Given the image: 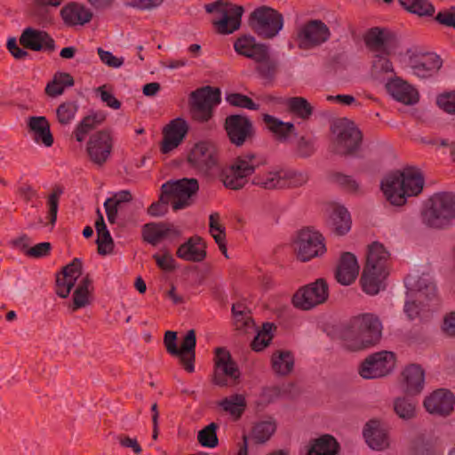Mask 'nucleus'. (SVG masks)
<instances>
[{"instance_id":"nucleus-33","label":"nucleus","mask_w":455,"mask_h":455,"mask_svg":"<svg viewBox=\"0 0 455 455\" xmlns=\"http://www.w3.org/2000/svg\"><path fill=\"white\" fill-rule=\"evenodd\" d=\"M177 256L186 261L201 262L206 257L205 243L199 236H192L177 250Z\"/></svg>"},{"instance_id":"nucleus-26","label":"nucleus","mask_w":455,"mask_h":455,"mask_svg":"<svg viewBox=\"0 0 455 455\" xmlns=\"http://www.w3.org/2000/svg\"><path fill=\"white\" fill-rule=\"evenodd\" d=\"M425 371L418 364H411L405 367L400 377L399 386L403 392L415 395H419L424 388Z\"/></svg>"},{"instance_id":"nucleus-19","label":"nucleus","mask_w":455,"mask_h":455,"mask_svg":"<svg viewBox=\"0 0 455 455\" xmlns=\"http://www.w3.org/2000/svg\"><path fill=\"white\" fill-rule=\"evenodd\" d=\"M215 370L212 382L219 387H228L230 381L235 382L240 377V371L232 360L229 352L219 347L215 352Z\"/></svg>"},{"instance_id":"nucleus-52","label":"nucleus","mask_w":455,"mask_h":455,"mask_svg":"<svg viewBox=\"0 0 455 455\" xmlns=\"http://www.w3.org/2000/svg\"><path fill=\"white\" fill-rule=\"evenodd\" d=\"M389 54L383 52L373 53L371 63V71L373 74H387L393 73L394 68L392 62L387 58Z\"/></svg>"},{"instance_id":"nucleus-38","label":"nucleus","mask_w":455,"mask_h":455,"mask_svg":"<svg viewBox=\"0 0 455 455\" xmlns=\"http://www.w3.org/2000/svg\"><path fill=\"white\" fill-rule=\"evenodd\" d=\"M28 126L34 133V140L45 147H51L53 138L50 131V124L44 116H33L29 118Z\"/></svg>"},{"instance_id":"nucleus-17","label":"nucleus","mask_w":455,"mask_h":455,"mask_svg":"<svg viewBox=\"0 0 455 455\" xmlns=\"http://www.w3.org/2000/svg\"><path fill=\"white\" fill-rule=\"evenodd\" d=\"M187 160L193 168L206 172L218 164L217 148L210 140H200L190 148Z\"/></svg>"},{"instance_id":"nucleus-54","label":"nucleus","mask_w":455,"mask_h":455,"mask_svg":"<svg viewBox=\"0 0 455 455\" xmlns=\"http://www.w3.org/2000/svg\"><path fill=\"white\" fill-rule=\"evenodd\" d=\"M394 410L403 419H411L415 416V404L407 398H396L394 402Z\"/></svg>"},{"instance_id":"nucleus-5","label":"nucleus","mask_w":455,"mask_h":455,"mask_svg":"<svg viewBox=\"0 0 455 455\" xmlns=\"http://www.w3.org/2000/svg\"><path fill=\"white\" fill-rule=\"evenodd\" d=\"M455 219V196L451 193L434 195L422 213L423 222L431 228H444Z\"/></svg>"},{"instance_id":"nucleus-25","label":"nucleus","mask_w":455,"mask_h":455,"mask_svg":"<svg viewBox=\"0 0 455 455\" xmlns=\"http://www.w3.org/2000/svg\"><path fill=\"white\" fill-rule=\"evenodd\" d=\"M386 89L395 100L402 104L411 106L417 104L419 100L418 90L400 77L388 80L386 84Z\"/></svg>"},{"instance_id":"nucleus-22","label":"nucleus","mask_w":455,"mask_h":455,"mask_svg":"<svg viewBox=\"0 0 455 455\" xmlns=\"http://www.w3.org/2000/svg\"><path fill=\"white\" fill-rule=\"evenodd\" d=\"M424 407L430 414L447 416L454 410L455 396L448 389H437L425 398Z\"/></svg>"},{"instance_id":"nucleus-24","label":"nucleus","mask_w":455,"mask_h":455,"mask_svg":"<svg viewBox=\"0 0 455 455\" xmlns=\"http://www.w3.org/2000/svg\"><path fill=\"white\" fill-rule=\"evenodd\" d=\"M20 43L28 49L35 52L44 51L52 52L56 49L52 37L44 30L26 28L20 37Z\"/></svg>"},{"instance_id":"nucleus-57","label":"nucleus","mask_w":455,"mask_h":455,"mask_svg":"<svg viewBox=\"0 0 455 455\" xmlns=\"http://www.w3.org/2000/svg\"><path fill=\"white\" fill-rule=\"evenodd\" d=\"M436 105L445 113L455 115V91L439 94Z\"/></svg>"},{"instance_id":"nucleus-48","label":"nucleus","mask_w":455,"mask_h":455,"mask_svg":"<svg viewBox=\"0 0 455 455\" xmlns=\"http://www.w3.org/2000/svg\"><path fill=\"white\" fill-rule=\"evenodd\" d=\"M276 430L275 422L273 420H264L257 423L251 431V439L257 443H265L274 435Z\"/></svg>"},{"instance_id":"nucleus-62","label":"nucleus","mask_w":455,"mask_h":455,"mask_svg":"<svg viewBox=\"0 0 455 455\" xmlns=\"http://www.w3.org/2000/svg\"><path fill=\"white\" fill-rule=\"evenodd\" d=\"M171 204L170 198L166 194H164L162 191V195L160 196V200L156 203H154L148 208V213L151 216L158 217L164 215L167 211V204Z\"/></svg>"},{"instance_id":"nucleus-60","label":"nucleus","mask_w":455,"mask_h":455,"mask_svg":"<svg viewBox=\"0 0 455 455\" xmlns=\"http://www.w3.org/2000/svg\"><path fill=\"white\" fill-rule=\"evenodd\" d=\"M315 151V141L312 139L300 138L297 144V155L299 157H309Z\"/></svg>"},{"instance_id":"nucleus-16","label":"nucleus","mask_w":455,"mask_h":455,"mask_svg":"<svg viewBox=\"0 0 455 455\" xmlns=\"http://www.w3.org/2000/svg\"><path fill=\"white\" fill-rule=\"evenodd\" d=\"M220 101V92L210 86L203 87L191 94V111L195 119L205 122L212 117V108Z\"/></svg>"},{"instance_id":"nucleus-23","label":"nucleus","mask_w":455,"mask_h":455,"mask_svg":"<svg viewBox=\"0 0 455 455\" xmlns=\"http://www.w3.org/2000/svg\"><path fill=\"white\" fill-rule=\"evenodd\" d=\"M188 131V123L182 118L171 121L164 129L161 152L169 154L177 148L185 139Z\"/></svg>"},{"instance_id":"nucleus-14","label":"nucleus","mask_w":455,"mask_h":455,"mask_svg":"<svg viewBox=\"0 0 455 455\" xmlns=\"http://www.w3.org/2000/svg\"><path fill=\"white\" fill-rule=\"evenodd\" d=\"M401 61L414 76L421 79L435 76L443 66L441 58L432 52L413 53L408 51Z\"/></svg>"},{"instance_id":"nucleus-64","label":"nucleus","mask_w":455,"mask_h":455,"mask_svg":"<svg viewBox=\"0 0 455 455\" xmlns=\"http://www.w3.org/2000/svg\"><path fill=\"white\" fill-rule=\"evenodd\" d=\"M441 329L445 335L455 336V311L449 312L443 316Z\"/></svg>"},{"instance_id":"nucleus-41","label":"nucleus","mask_w":455,"mask_h":455,"mask_svg":"<svg viewBox=\"0 0 455 455\" xmlns=\"http://www.w3.org/2000/svg\"><path fill=\"white\" fill-rule=\"evenodd\" d=\"M294 364L295 359L290 351L277 350L271 356V367L276 375H289L293 371Z\"/></svg>"},{"instance_id":"nucleus-13","label":"nucleus","mask_w":455,"mask_h":455,"mask_svg":"<svg viewBox=\"0 0 455 455\" xmlns=\"http://www.w3.org/2000/svg\"><path fill=\"white\" fill-rule=\"evenodd\" d=\"M328 297L329 286L324 279L319 278L299 288L292 297V304L296 308L310 310L324 303Z\"/></svg>"},{"instance_id":"nucleus-46","label":"nucleus","mask_w":455,"mask_h":455,"mask_svg":"<svg viewBox=\"0 0 455 455\" xmlns=\"http://www.w3.org/2000/svg\"><path fill=\"white\" fill-rule=\"evenodd\" d=\"M289 110L301 119H307L313 113V108L302 97H292L280 100Z\"/></svg>"},{"instance_id":"nucleus-32","label":"nucleus","mask_w":455,"mask_h":455,"mask_svg":"<svg viewBox=\"0 0 455 455\" xmlns=\"http://www.w3.org/2000/svg\"><path fill=\"white\" fill-rule=\"evenodd\" d=\"M291 177V173L274 168L257 173L252 179V184L264 189L273 190L283 188L284 180Z\"/></svg>"},{"instance_id":"nucleus-12","label":"nucleus","mask_w":455,"mask_h":455,"mask_svg":"<svg viewBox=\"0 0 455 455\" xmlns=\"http://www.w3.org/2000/svg\"><path fill=\"white\" fill-rule=\"evenodd\" d=\"M252 29L265 38L275 37L283 27V16L275 10L261 6L253 11L251 15Z\"/></svg>"},{"instance_id":"nucleus-10","label":"nucleus","mask_w":455,"mask_h":455,"mask_svg":"<svg viewBox=\"0 0 455 455\" xmlns=\"http://www.w3.org/2000/svg\"><path fill=\"white\" fill-rule=\"evenodd\" d=\"M166 350L172 355L179 356L184 368L188 372L195 371V347L196 343V332L189 330L181 342L180 347L177 346V333L175 331H167L164 339Z\"/></svg>"},{"instance_id":"nucleus-51","label":"nucleus","mask_w":455,"mask_h":455,"mask_svg":"<svg viewBox=\"0 0 455 455\" xmlns=\"http://www.w3.org/2000/svg\"><path fill=\"white\" fill-rule=\"evenodd\" d=\"M274 325L270 323L263 324L262 329L258 331L254 338L251 347L254 351L259 352L266 348L273 338Z\"/></svg>"},{"instance_id":"nucleus-36","label":"nucleus","mask_w":455,"mask_h":455,"mask_svg":"<svg viewBox=\"0 0 455 455\" xmlns=\"http://www.w3.org/2000/svg\"><path fill=\"white\" fill-rule=\"evenodd\" d=\"M339 451L338 441L331 435H323L311 441L306 455H337Z\"/></svg>"},{"instance_id":"nucleus-35","label":"nucleus","mask_w":455,"mask_h":455,"mask_svg":"<svg viewBox=\"0 0 455 455\" xmlns=\"http://www.w3.org/2000/svg\"><path fill=\"white\" fill-rule=\"evenodd\" d=\"M388 275V270H375L365 267L361 277V284L364 292L376 295L383 288V282Z\"/></svg>"},{"instance_id":"nucleus-31","label":"nucleus","mask_w":455,"mask_h":455,"mask_svg":"<svg viewBox=\"0 0 455 455\" xmlns=\"http://www.w3.org/2000/svg\"><path fill=\"white\" fill-rule=\"evenodd\" d=\"M363 437L367 444L373 450H384L389 445L387 428L379 420H370L365 425Z\"/></svg>"},{"instance_id":"nucleus-8","label":"nucleus","mask_w":455,"mask_h":455,"mask_svg":"<svg viewBox=\"0 0 455 455\" xmlns=\"http://www.w3.org/2000/svg\"><path fill=\"white\" fill-rule=\"evenodd\" d=\"M293 250L298 259L302 262L321 257L326 252L323 235L310 228L301 229L298 232L293 241Z\"/></svg>"},{"instance_id":"nucleus-53","label":"nucleus","mask_w":455,"mask_h":455,"mask_svg":"<svg viewBox=\"0 0 455 455\" xmlns=\"http://www.w3.org/2000/svg\"><path fill=\"white\" fill-rule=\"evenodd\" d=\"M217 427L215 423H211L198 432L197 439L202 446L214 448L218 445Z\"/></svg>"},{"instance_id":"nucleus-34","label":"nucleus","mask_w":455,"mask_h":455,"mask_svg":"<svg viewBox=\"0 0 455 455\" xmlns=\"http://www.w3.org/2000/svg\"><path fill=\"white\" fill-rule=\"evenodd\" d=\"M60 15L68 26L84 25L88 23L92 17L89 8L77 3H71L64 6L60 11Z\"/></svg>"},{"instance_id":"nucleus-18","label":"nucleus","mask_w":455,"mask_h":455,"mask_svg":"<svg viewBox=\"0 0 455 455\" xmlns=\"http://www.w3.org/2000/svg\"><path fill=\"white\" fill-rule=\"evenodd\" d=\"M114 148V137L111 131L100 130L92 134L86 143V152L90 160L103 165L109 158Z\"/></svg>"},{"instance_id":"nucleus-37","label":"nucleus","mask_w":455,"mask_h":455,"mask_svg":"<svg viewBox=\"0 0 455 455\" xmlns=\"http://www.w3.org/2000/svg\"><path fill=\"white\" fill-rule=\"evenodd\" d=\"M331 231L337 235H344L351 229L350 213L344 206H335L329 219Z\"/></svg>"},{"instance_id":"nucleus-45","label":"nucleus","mask_w":455,"mask_h":455,"mask_svg":"<svg viewBox=\"0 0 455 455\" xmlns=\"http://www.w3.org/2000/svg\"><path fill=\"white\" fill-rule=\"evenodd\" d=\"M74 85V79L68 74L65 72H57L51 82H49L45 87V92L50 97H58L61 95L66 87H71Z\"/></svg>"},{"instance_id":"nucleus-6","label":"nucleus","mask_w":455,"mask_h":455,"mask_svg":"<svg viewBox=\"0 0 455 455\" xmlns=\"http://www.w3.org/2000/svg\"><path fill=\"white\" fill-rule=\"evenodd\" d=\"M409 291L404 303L403 312L410 320H413L419 315V306L416 300L421 302L425 298L427 300L432 299L436 293L435 284L428 276L419 277L416 282L414 278L408 277L405 281Z\"/></svg>"},{"instance_id":"nucleus-39","label":"nucleus","mask_w":455,"mask_h":455,"mask_svg":"<svg viewBox=\"0 0 455 455\" xmlns=\"http://www.w3.org/2000/svg\"><path fill=\"white\" fill-rule=\"evenodd\" d=\"M389 253L382 243L375 242L369 245L366 266L375 270H388Z\"/></svg>"},{"instance_id":"nucleus-30","label":"nucleus","mask_w":455,"mask_h":455,"mask_svg":"<svg viewBox=\"0 0 455 455\" xmlns=\"http://www.w3.org/2000/svg\"><path fill=\"white\" fill-rule=\"evenodd\" d=\"M180 235V231L172 224L149 223L143 227V237L152 245L164 240H173Z\"/></svg>"},{"instance_id":"nucleus-42","label":"nucleus","mask_w":455,"mask_h":455,"mask_svg":"<svg viewBox=\"0 0 455 455\" xmlns=\"http://www.w3.org/2000/svg\"><path fill=\"white\" fill-rule=\"evenodd\" d=\"M97 213L98 219L95 222V228L98 235L96 243L98 244L99 253L108 254L110 253L113 250V239L107 228L102 213L100 210L97 211Z\"/></svg>"},{"instance_id":"nucleus-58","label":"nucleus","mask_w":455,"mask_h":455,"mask_svg":"<svg viewBox=\"0 0 455 455\" xmlns=\"http://www.w3.org/2000/svg\"><path fill=\"white\" fill-rule=\"evenodd\" d=\"M106 117L107 116L103 111H94L84 116L79 123L90 132L101 124L106 120Z\"/></svg>"},{"instance_id":"nucleus-3","label":"nucleus","mask_w":455,"mask_h":455,"mask_svg":"<svg viewBox=\"0 0 455 455\" xmlns=\"http://www.w3.org/2000/svg\"><path fill=\"white\" fill-rule=\"evenodd\" d=\"M235 52L243 57L252 60L256 64V71L264 78L272 77L276 70V62L272 59L269 47L259 43L251 35L239 36L234 42Z\"/></svg>"},{"instance_id":"nucleus-47","label":"nucleus","mask_w":455,"mask_h":455,"mask_svg":"<svg viewBox=\"0 0 455 455\" xmlns=\"http://www.w3.org/2000/svg\"><path fill=\"white\" fill-rule=\"evenodd\" d=\"M91 301V281L88 277L79 280L73 294V310L84 307Z\"/></svg>"},{"instance_id":"nucleus-63","label":"nucleus","mask_w":455,"mask_h":455,"mask_svg":"<svg viewBox=\"0 0 455 455\" xmlns=\"http://www.w3.org/2000/svg\"><path fill=\"white\" fill-rule=\"evenodd\" d=\"M153 258L156 259L157 266L163 270L172 271L175 268V259L167 251L163 254H155Z\"/></svg>"},{"instance_id":"nucleus-56","label":"nucleus","mask_w":455,"mask_h":455,"mask_svg":"<svg viewBox=\"0 0 455 455\" xmlns=\"http://www.w3.org/2000/svg\"><path fill=\"white\" fill-rule=\"evenodd\" d=\"M226 100L230 105L235 107H240L251 110H256L259 108V105L254 103L249 97L240 93H230L226 95Z\"/></svg>"},{"instance_id":"nucleus-20","label":"nucleus","mask_w":455,"mask_h":455,"mask_svg":"<svg viewBox=\"0 0 455 455\" xmlns=\"http://www.w3.org/2000/svg\"><path fill=\"white\" fill-rule=\"evenodd\" d=\"M330 36L329 28L323 21L314 20L298 28L296 40L299 48L311 49L325 43Z\"/></svg>"},{"instance_id":"nucleus-2","label":"nucleus","mask_w":455,"mask_h":455,"mask_svg":"<svg viewBox=\"0 0 455 455\" xmlns=\"http://www.w3.org/2000/svg\"><path fill=\"white\" fill-rule=\"evenodd\" d=\"M423 186V175L415 167L389 173L381 181V190L387 200L398 206L404 204L408 196L419 194Z\"/></svg>"},{"instance_id":"nucleus-59","label":"nucleus","mask_w":455,"mask_h":455,"mask_svg":"<svg viewBox=\"0 0 455 455\" xmlns=\"http://www.w3.org/2000/svg\"><path fill=\"white\" fill-rule=\"evenodd\" d=\"M100 96L101 101L112 109H119L121 102L114 96L113 93L106 90V86H100L95 90Z\"/></svg>"},{"instance_id":"nucleus-27","label":"nucleus","mask_w":455,"mask_h":455,"mask_svg":"<svg viewBox=\"0 0 455 455\" xmlns=\"http://www.w3.org/2000/svg\"><path fill=\"white\" fill-rule=\"evenodd\" d=\"M82 275V263L76 258L63 268L56 279V293L61 298L68 297L72 288Z\"/></svg>"},{"instance_id":"nucleus-40","label":"nucleus","mask_w":455,"mask_h":455,"mask_svg":"<svg viewBox=\"0 0 455 455\" xmlns=\"http://www.w3.org/2000/svg\"><path fill=\"white\" fill-rule=\"evenodd\" d=\"M263 119L267 129L273 133L275 138L281 142L287 141L290 136L295 134V127L292 123L283 122L270 115H265Z\"/></svg>"},{"instance_id":"nucleus-44","label":"nucleus","mask_w":455,"mask_h":455,"mask_svg":"<svg viewBox=\"0 0 455 455\" xmlns=\"http://www.w3.org/2000/svg\"><path fill=\"white\" fill-rule=\"evenodd\" d=\"M209 228L212 236L214 238L220 250L226 258H228L226 245L225 228L221 224L220 215L218 212H212L209 217Z\"/></svg>"},{"instance_id":"nucleus-61","label":"nucleus","mask_w":455,"mask_h":455,"mask_svg":"<svg viewBox=\"0 0 455 455\" xmlns=\"http://www.w3.org/2000/svg\"><path fill=\"white\" fill-rule=\"evenodd\" d=\"M97 52L100 60L110 68H118L124 64L123 57H116L111 52L104 51L101 48H98Z\"/></svg>"},{"instance_id":"nucleus-28","label":"nucleus","mask_w":455,"mask_h":455,"mask_svg":"<svg viewBox=\"0 0 455 455\" xmlns=\"http://www.w3.org/2000/svg\"><path fill=\"white\" fill-rule=\"evenodd\" d=\"M226 130L231 142L241 146L251 135L252 125L246 116L234 115L226 119Z\"/></svg>"},{"instance_id":"nucleus-7","label":"nucleus","mask_w":455,"mask_h":455,"mask_svg":"<svg viewBox=\"0 0 455 455\" xmlns=\"http://www.w3.org/2000/svg\"><path fill=\"white\" fill-rule=\"evenodd\" d=\"M207 12H216L220 13L219 20L213 23L217 30L221 34H231L241 26V19L243 14V8L241 5L234 4L228 0H218L205 5Z\"/></svg>"},{"instance_id":"nucleus-4","label":"nucleus","mask_w":455,"mask_h":455,"mask_svg":"<svg viewBox=\"0 0 455 455\" xmlns=\"http://www.w3.org/2000/svg\"><path fill=\"white\" fill-rule=\"evenodd\" d=\"M261 164L254 154H246L236 157L228 166L223 169L221 180L227 188L239 190L248 183V178Z\"/></svg>"},{"instance_id":"nucleus-21","label":"nucleus","mask_w":455,"mask_h":455,"mask_svg":"<svg viewBox=\"0 0 455 455\" xmlns=\"http://www.w3.org/2000/svg\"><path fill=\"white\" fill-rule=\"evenodd\" d=\"M366 46L373 52L395 54L399 48V41L390 30L381 28H371L364 36Z\"/></svg>"},{"instance_id":"nucleus-9","label":"nucleus","mask_w":455,"mask_h":455,"mask_svg":"<svg viewBox=\"0 0 455 455\" xmlns=\"http://www.w3.org/2000/svg\"><path fill=\"white\" fill-rule=\"evenodd\" d=\"M164 194L170 198L171 204L174 211L184 209L192 203V196L199 189L196 179H181L167 181L161 188Z\"/></svg>"},{"instance_id":"nucleus-55","label":"nucleus","mask_w":455,"mask_h":455,"mask_svg":"<svg viewBox=\"0 0 455 455\" xmlns=\"http://www.w3.org/2000/svg\"><path fill=\"white\" fill-rule=\"evenodd\" d=\"M245 307L241 304H234L232 307V313L235 319V324L238 329L244 328V331L253 326V323L250 316L244 314Z\"/></svg>"},{"instance_id":"nucleus-29","label":"nucleus","mask_w":455,"mask_h":455,"mask_svg":"<svg viewBox=\"0 0 455 455\" xmlns=\"http://www.w3.org/2000/svg\"><path fill=\"white\" fill-rule=\"evenodd\" d=\"M360 266L355 254L346 251L340 255L337 265L335 277L342 285L355 282L359 274Z\"/></svg>"},{"instance_id":"nucleus-50","label":"nucleus","mask_w":455,"mask_h":455,"mask_svg":"<svg viewBox=\"0 0 455 455\" xmlns=\"http://www.w3.org/2000/svg\"><path fill=\"white\" fill-rule=\"evenodd\" d=\"M408 12L419 16H431L435 12L433 4L427 0H398Z\"/></svg>"},{"instance_id":"nucleus-49","label":"nucleus","mask_w":455,"mask_h":455,"mask_svg":"<svg viewBox=\"0 0 455 455\" xmlns=\"http://www.w3.org/2000/svg\"><path fill=\"white\" fill-rule=\"evenodd\" d=\"M79 109V104L76 100L62 102L56 109V117L61 125L70 124Z\"/></svg>"},{"instance_id":"nucleus-15","label":"nucleus","mask_w":455,"mask_h":455,"mask_svg":"<svg viewBox=\"0 0 455 455\" xmlns=\"http://www.w3.org/2000/svg\"><path fill=\"white\" fill-rule=\"evenodd\" d=\"M395 355L390 351H380L368 356L361 364L359 373L366 379H377L391 373L395 367Z\"/></svg>"},{"instance_id":"nucleus-43","label":"nucleus","mask_w":455,"mask_h":455,"mask_svg":"<svg viewBox=\"0 0 455 455\" xmlns=\"http://www.w3.org/2000/svg\"><path fill=\"white\" fill-rule=\"evenodd\" d=\"M219 406L234 419H238L245 411L246 400L244 395L235 394L220 401Z\"/></svg>"},{"instance_id":"nucleus-11","label":"nucleus","mask_w":455,"mask_h":455,"mask_svg":"<svg viewBox=\"0 0 455 455\" xmlns=\"http://www.w3.org/2000/svg\"><path fill=\"white\" fill-rule=\"evenodd\" d=\"M334 150L345 155L356 150L361 143L362 135L355 124L347 119L335 122L331 128Z\"/></svg>"},{"instance_id":"nucleus-1","label":"nucleus","mask_w":455,"mask_h":455,"mask_svg":"<svg viewBox=\"0 0 455 455\" xmlns=\"http://www.w3.org/2000/svg\"><path fill=\"white\" fill-rule=\"evenodd\" d=\"M383 324L372 313H362L353 316L342 331L343 347L353 352L369 349L376 346L382 337Z\"/></svg>"}]
</instances>
